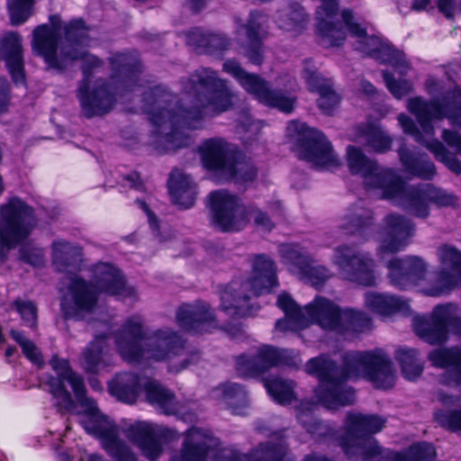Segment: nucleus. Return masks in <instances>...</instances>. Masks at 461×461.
Masks as SVG:
<instances>
[{
    "instance_id": "1",
    "label": "nucleus",
    "mask_w": 461,
    "mask_h": 461,
    "mask_svg": "<svg viewBox=\"0 0 461 461\" xmlns=\"http://www.w3.org/2000/svg\"><path fill=\"white\" fill-rule=\"evenodd\" d=\"M50 20V26L41 24L33 31V51L43 58L48 68L59 71L71 61H83V79L77 95L86 118L109 113L117 97L122 98L128 93L143 88L141 108L153 126L152 145L161 154L188 147L193 142L189 131L200 129L206 114L221 113V78L216 71L200 68L188 78L181 80L182 93L189 103L186 106L184 99L168 91L167 87L151 86V81L142 78V66L135 50L112 56L110 82L97 81L96 86L89 90L92 69L99 68L103 61L86 50L90 45V38L85 22L74 19L63 26L64 40L60 57H58L61 21L58 15H51Z\"/></svg>"
},
{
    "instance_id": "2",
    "label": "nucleus",
    "mask_w": 461,
    "mask_h": 461,
    "mask_svg": "<svg viewBox=\"0 0 461 461\" xmlns=\"http://www.w3.org/2000/svg\"><path fill=\"white\" fill-rule=\"evenodd\" d=\"M426 92L433 96L426 100L421 96L411 97L406 102L407 110L415 116L420 130L405 113L398 115V122L404 133L429 150L435 158L455 175H461V161L444 144L434 138V122L447 119L452 129H444L441 138L445 143L461 154V86L453 82L445 86L442 80L429 77L425 82Z\"/></svg>"
},
{
    "instance_id": "3",
    "label": "nucleus",
    "mask_w": 461,
    "mask_h": 461,
    "mask_svg": "<svg viewBox=\"0 0 461 461\" xmlns=\"http://www.w3.org/2000/svg\"><path fill=\"white\" fill-rule=\"evenodd\" d=\"M308 374L318 379L313 393L318 403L328 410L351 405L356 400L350 379L362 377L377 389L387 390L394 385L396 372L390 357L380 348L367 351H347L342 364L338 365L328 354L307 361Z\"/></svg>"
},
{
    "instance_id": "4",
    "label": "nucleus",
    "mask_w": 461,
    "mask_h": 461,
    "mask_svg": "<svg viewBox=\"0 0 461 461\" xmlns=\"http://www.w3.org/2000/svg\"><path fill=\"white\" fill-rule=\"evenodd\" d=\"M82 249L65 240L52 244V264L59 273L69 275L70 298L62 296L61 312L65 319L83 320L91 313L97 303L98 294H105L120 301L133 302L137 298L134 287L126 283L122 271L113 264L97 262L92 265L90 282L76 275L81 269Z\"/></svg>"
},
{
    "instance_id": "5",
    "label": "nucleus",
    "mask_w": 461,
    "mask_h": 461,
    "mask_svg": "<svg viewBox=\"0 0 461 461\" xmlns=\"http://www.w3.org/2000/svg\"><path fill=\"white\" fill-rule=\"evenodd\" d=\"M347 154L350 172L363 178L366 189L380 190L381 198L391 201L416 217L427 218L430 203L438 208H456L459 204L454 193L433 184H405L393 169L380 167L359 148L348 146Z\"/></svg>"
},
{
    "instance_id": "6",
    "label": "nucleus",
    "mask_w": 461,
    "mask_h": 461,
    "mask_svg": "<svg viewBox=\"0 0 461 461\" xmlns=\"http://www.w3.org/2000/svg\"><path fill=\"white\" fill-rule=\"evenodd\" d=\"M276 304L285 317L276 322L279 331L299 332L312 324L326 331L342 336L357 337L373 329L372 318L366 312L351 307H340L334 301L316 295L312 302L301 307L287 293L277 297Z\"/></svg>"
},
{
    "instance_id": "7",
    "label": "nucleus",
    "mask_w": 461,
    "mask_h": 461,
    "mask_svg": "<svg viewBox=\"0 0 461 461\" xmlns=\"http://www.w3.org/2000/svg\"><path fill=\"white\" fill-rule=\"evenodd\" d=\"M321 5L316 10L317 32L324 48L341 46L349 32L357 39L355 50L369 56L382 64L390 65L401 76H406L411 64L405 54L393 48L387 41L376 35H367L366 27L355 21L351 9L341 12L342 21L338 20L339 1L320 0Z\"/></svg>"
},
{
    "instance_id": "8",
    "label": "nucleus",
    "mask_w": 461,
    "mask_h": 461,
    "mask_svg": "<svg viewBox=\"0 0 461 461\" xmlns=\"http://www.w3.org/2000/svg\"><path fill=\"white\" fill-rule=\"evenodd\" d=\"M256 430L271 440L260 443L248 454L231 447L220 448V441L209 429L191 427L184 433L181 449L169 461H295L288 453L285 430H271L263 421H257Z\"/></svg>"
},
{
    "instance_id": "9",
    "label": "nucleus",
    "mask_w": 461,
    "mask_h": 461,
    "mask_svg": "<svg viewBox=\"0 0 461 461\" xmlns=\"http://www.w3.org/2000/svg\"><path fill=\"white\" fill-rule=\"evenodd\" d=\"M385 420L377 414L348 411L345 417L342 434L338 441L348 459L352 461H434L437 456L433 444L416 442L402 451L383 448L374 434L382 430Z\"/></svg>"
},
{
    "instance_id": "10",
    "label": "nucleus",
    "mask_w": 461,
    "mask_h": 461,
    "mask_svg": "<svg viewBox=\"0 0 461 461\" xmlns=\"http://www.w3.org/2000/svg\"><path fill=\"white\" fill-rule=\"evenodd\" d=\"M114 342L122 358L129 364L144 360L167 361L182 354L185 340L170 329L149 334L140 315L129 317L114 333Z\"/></svg>"
},
{
    "instance_id": "11",
    "label": "nucleus",
    "mask_w": 461,
    "mask_h": 461,
    "mask_svg": "<svg viewBox=\"0 0 461 461\" xmlns=\"http://www.w3.org/2000/svg\"><path fill=\"white\" fill-rule=\"evenodd\" d=\"M50 365L58 376L49 375L46 384L52 394L54 403L59 411L68 413L76 412V404L64 384V382L67 381L81 407V411H77L80 424L89 435L95 437L108 425L114 422L110 417L99 411L95 400L86 397L84 380L81 375L72 370L68 359L54 355L50 360Z\"/></svg>"
},
{
    "instance_id": "12",
    "label": "nucleus",
    "mask_w": 461,
    "mask_h": 461,
    "mask_svg": "<svg viewBox=\"0 0 461 461\" xmlns=\"http://www.w3.org/2000/svg\"><path fill=\"white\" fill-rule=\"evenodd\" d=\"M250 276L242 282L233 279L220 292L221 310L232 319L252 316L259 306L250 301L269 294L278 286L276 266L264 254L254 255L251 259Z\"/></svg>"
},
{
    "instance_id": "13",
    "label": "nucleus",
    "mask_w": 461,
    "mask_h": 461,
    "mask_svg": "<svg viewBox=\"0 0 461 461\" xmlns=\"http://www.w3.org/2000/svg\"><path fill=\"white\" fill-rule=\"evenodd\" d=\"M112 396L128 404L136 402L140 393L144 392L147 402L158 411L166 415H175L186 423L195 422L194 412L185 411V405L176 400L175 394L158 381L142 378L135 373L117 374L108 384Z\"/></svg>"
},
{
    "instance_id": "14",
    "label": "nucleus",
    "mask_w": 461,
    "mask_h": 461,
    "mask_svg": "<svg viewBox=\"0 0 461 461\" xmlns=\"http://www.w3.org/2000/svg\"><path fill=\"white\" fill-rule=\"evenodd\" d=\"M203 167L217 183L234 181L247 184L257 176V168L235 145L221 138L205 140L198 148Z\"/></svg>"
},
{
    "instance_id": "15",
    "label": "nucleus",
    "mask_w": 461,
    "mask_h": 461,
    "mask_svg": "<svg viewBox=\"0 0 461 461\" xmlns=\"http://www.w3.org/2000/svg\"><path fill=\"white\" fill-rule=\"evenodd\" d=\"M207 207L212 225L221 231L240 230L251 217L255 224L264 230H270L273 227L270 218L265 212L252 205H242L236 194L224 189L209 194Z\"/></svg>"
},
{
    "instance_id": "16",
    "label": "nucleus",
    "mask_w": 461,
    "mask_h": 461,
    "mask_svg": "<svg viewBox=\"0 0 461 461\" xmlns=\"http://www.w3.org/2000/svg\"><path fill=\"white\" fill-rule=\"evenodd\" d=\"M287 140L299 159L317 170H333L340 164L330 140L325 135L300 121H290L286 126Z\"/></svg>"
},
{
    "instance_id": "17",
    "label": "nucleus",
    "mask_w": 461,
    "mask_h": 461,
    "mask_svg": "<svg viewBox=\"0 0 461 461\" xmlns=\"http://www.w3.org/2000/svg\"><path fill=\"white\" fill-rule=\"evenodd\" d=\"M415 334L429 345H442L449 333L461 339V307L454 303L437 304L429 314L413 316Z\"/></svg>"
},
{
    "instance_id": "18",
    "label": "nucleus",
    "mask_w": 461,
    "mask_h": 461,
    "mask_svg": "<svg viewBox=\"0 0 461 461\" xmlns=\"http://www.w3.org/2000/svg\"><path fill=\"white\" fill-rule=\"evenodd\" d=\"M35 224L33 209L20 198L11 197L0 206V262L31 235Z\"/></svg>"
},
{
    "instance_id": "19",
    "label": "nucleus",
    "mask_w": 461,
    "mask_h": 461,
    "mask_svg": "<svg viewBox=\"0 0 461 461\" xmlns=\"http://www.w3.org/2000/svg\"><path fill=\"white\" fill-rule=\"evenodd\" d=\"M222 69L234 77L240 86L249 95H253L259 103L279 111L289 113L294 110L295 97L273 90L270 85L258 75L245 71L235 59H227Z\"/></svg>"
},
{
    "instance_id": "20",
    "label": "nucleus",
    "mask_w": 461,
    "mask_h": 461,
    "mask_svg": "<svg viewBox=\"0 0 461 461\" xmlns=\"http://www.w3.org/2000/svg\"><path fill=\"white\" fill-rule=\"evenodd\" d=\"M333 262L344 279L362 286L375 285V261L368 253L359 250L357 246L338 247Z\"/></svg>"
},
{
    "instance_id": "21",
    "label": "nucleus",
    "mask_w": 461,
    "mask_h": 461,
    "mask_svg": "<svg viewBox=\"0 0 461 461\" xmlns=\"http://www.w3.org/2000/svg\"><path fill=\"white\" fill-rule=\"evenodd\" d=\"M298 354L292 349L277 348L270 345H262L256 355L247 354L236 357V370L242 377H255L274 366H294L297 365Z\"/></svg>"
},
{
    "instance_id": "22",
    "label": "nucleus",
    "mask_w": 461,
    "mask_h": 461,
    "mask_svg": "<svg viewBox=\"0 0 461 461\" xmlns=\"http://www.w3.org/2000/svg\"><path fill=\"white\" fill-rule=\"evenodd\" d=\"M438 270L434 281L422 287L425 295L438 297L461 285V250L450 244L437 249Z\"/></svg>"
},
{
    "instance_id": "23",
    "label": "nucleus",
    "mask_w": 461,
    "mask_h": 461,
    "mask_svg": "<svg viewBox=\"0 0 461 461\" xmlns=\"http://www.w3.org/2000/svg\"><path fill=\"white\" fill-rule=\"evenodd\" d=\"M122 432L150 461H156L162 454V439L170 440L176 435V430L167 427L140 420L125 424Z\"/></svg>"
},
{
    "instance_id": "24",
    "label": "nucleus",
    "mask_w": 461,
    "mask_h": 461,
    "mask_svg": "<svg viewBox=\"0 0 461 461\" xmlns=\"http://www.w3.org/2000/svg\"><path fill=\"white\" fill-rule=\"evenodd\" d=\"M279 252L284 263L288 266L293 275L317 289L332 276L327 267L315 265L304 249L298 244H282Z\"/></svg>"
},
{
    "instance_id": "25",
    "label": "nucleus",
    "mask_w": 461,
    "mask_h": 461,
    "mask_svg": "<svg viewBox=\"0 0 461 461\" xmlns=\"http://www.w3.org/2000/svg\"><path fill=\"white\" fill-rule=\"evenodd\" d=\"M415 233L413 222L405 216L390 213L384 218L377 255L396 254L404 250Z\"/></svg>"
},
{
    "instance_id": "26",
    "label": "nucleus",
    "mask_w": 461,
    "mask_h": 461,
    "mask_svg": "<svg viewBox=\"0 0 461 461\" xmlns=\"http://www.w3.org/2000/svg\"><path fill=\"white\" fill-rule=\"evenodd\" d=\"M390 283L399 289H408L424 280L428 264L418 256L393 258L386 264Z\"/></svg>"
},
{
    "instance_id": "27",
    "label": "nucleus",
    "mask_w": 461,
    "mask_h": 461,
    "mask_svg": "<svg viewBox=\"0 0 461 461\" xmlns=\"http://www.w3.org/2000/svg\"><path fill=\"white\" fill-rule=\"evenodd\" d=\"M237 34L242 32L248 39L245 47V56L255 65H261L263 62V39L268 29V17L259 11H251L247 23H241L240 18L235 19Z\"/></svg>"
},
{
    "instance_id": "28",
    "label": "nucleus",
    "mask_w": 461,
    "mask_h": 461,
    "mask_svg": "<svg viewBox=\"0 0 461 461\" xmlns=\"http://www.w3.org/2000/svg\"><path fill=\"white\" fill-rule=\"evenodd\" d=\"M428 359L434 367L444 371L438 376L439 384L461 392V347H445L429 352Z\"/></svg>"
},
{
    "instance_id": "29",
    "label": "nucleus",
    "mask_w": 461,
    "mask_h": 461,
    "mask_svg": "<svg viewBox=\"0 0 461 461\" xmlns=\"http://www.w3.org/2000/svg\"><path fill=\"white\" fill-rule=\"evenodd\" d=\"M176 319L183 330L192 333L211 332L217 323L213 310L201 301L183 303L176 311Z\"/></svg>"
},
{
    "instance_id": "30",
    "label": "nucleus",
    "mask_w": 461,
    "mask_h": 461,
    "mask_svg": "<svg viewBox=\"0 0 461 461\" xmlns=\"http://www.w3.org/2000/svg\"><path fill=\"white\" fill-rule=\"evenodd\" d=\"M113 366V354L109 347L108 334L95 336L82 353V366L86 373L108 371Z\"/></svg>"
},
{
    "instance_id": "31",
    "label": "nucleus",
    "mask_w": 461,
    "mask_h": 461,
    "mask_svg": "<svg viewBox=\"0 0 461 461\" xmlns=\"http://www.w3.org/2000/svg\"><path fill=\"white\" fill-rule=\"evenodd\" d=\"M365 306L382 318L411 313L410 303L401 296L387 293L366 292L364 296Z\"/></svg>"
},
{
    "instance_id": "32",
    "label": "nucleus",
    "mask_w": 461,
    "mask_h": 461,
    "mask_svg": "<svg viewBox=\"0 0 461 461\" xmlns=\"http://www.w3.org/2000/svg\"><path fill=\"white\" fill-rule=\"evenodd\" d=\"M186 45L199 54L221 56L230 41L221 33L208 32L201 28H194L185 33Z\"/></svg>"
},
{
    "instance_id": "33",
    "label": "nucleus",
    "mask_w": 461,
    "mask_h": 461,
    "mask_svg": "<svg viewBox=\"0 0 461 461\" xmlns=\"http://www.w3.org/2000/svg\"><path fill=\"white\" fill-rule=\"evenodd\" d=\"M5 51V60L13 81L25 85V73L23 57L22 38L19 33L7 32L1 40Z\"/></svg>"
},
{
    "instance_id": "34",
    "label": "nucleus",
    "mask_w": 461,
    "mask_h": 461,
    "mask_svg": "<svg viewBox=\"0 0 461 461\" xmlns=\"http://www.w3.org/2000/svg\"><path fill=\"white\" fill-rule=\"evenodd\" d=\"M168 193L174 204L181 209L192 207L196 200L197 187L190 176L173 169L167 180Z\"/></svg>"
},
{
    "instance_id": "35",
    "label": "nucleus",
    "mask_w": 461,
    "mask_h": 461,
    "mask_svg": "<svg viewBox=\"0 0 461 461\" xmlns=\"http://www.w3.org/2000/svg\"><path fill=\"white\" fill-rule=\"evenodd\" d=\"M304 80L312 92L320 95L318 106L322 113L330 115L339 104L340 97L333 90V83L330 78L310 73L308 68L304 70Z\"/></svg>"
},
{
    "instance_id": "36",
    "label": "nucleus",
    "mask_w": 461,
    "mask_h": 461,
    "mask_svg": "<svg viewBox=\"0 0 461 461\" xmlns=\"http://www.w3.org/2000/svg\"><path fill=\"white\" fill-rule=\"evenodd\" d=\"M212 397L234 415H246L249 410L248 393L239 384L227 383L213 389Z\"/></svg>"
},
{
    "instance_id": "37",
    "label": "nucleus",
    "mask_w": 461,
    "mask_h": 461,
    "mask_svg": "<svg viewBox=\"0 0 461 461\" xmlns=\"http://www.w3.org/2000/svg\"><path fill=\"white\" fill-rule=\"evenodd\" d=\"M374 225L373 212L357 204L348 208L339 226L341 231L345 234L357 235L367 239L372 231Z\"/></svg>"
},
{
    "instance_id": "38",
    "label": "nucleus",
    "mask_w": 461,
    "mask_h": 461,
    "mask_svg": "<svg viewBox=\"0 0 461 461\" xmlns=\"http://www.w3.org/2000/svg\"><path fill=\"white\" fill-rule=\"evenodd\" d=\"M318 405L311 400H303L296 406V417L303 428L318 441L326 440L333 436L332 429L318 420L314 413Z\"/></svg>"
},
{
    "instance_id": "39",
    "label": "nucleus",
    "mask_w": 461,
    "mask_h": 461,
    "mask_svg": "<svg viewBox=\"0 0 461 461\" xmlns=\"http://www.w3.org/2000/svg\"><path fill=\"white\" fill-rule=\"evenodd\" d=\"M400 161L405 171L424 180H432L437 171L427 154L401 147L398 150Z\"/></svg>"
},
{
    "instance_id": "40",
    "label": "nucleus",
    "mask_w": 461,
    "mask_h": 461,
    "mask_svg": "<svg viewBox=\"0 0 461 461\" xmlns=\"http://www.w3.org/2000/svg\"><path fill=\"white\" fill-rule=\"evenodd\" d=\"M356 135L364 138L373 150L384 153L391 149L392 138L376 123L368 122L356 127Z\"/></svg>"
},
{
    "instance_id": "41",
    "label": "nucleus",
    "mask_w": 461,
    "mask_h": 461,
    "mask_svg": "<svg viewBox=\"0 0 461 461\" xmlns=\"http://www.w3.org/2000/svg\"><path fill=\"white\" fill-rule=\"evenodd\" d=\"M394 357L399 363L403 377L414 381L423 372L424 363L415 348H400L395 351Z\"/></svg>"
},
{
    "instance_id": "42",
    "label": "nucleus",
    "mask_w": 461,
    "mask_h": 461,
    "mask_svg": "<svg viewBox=\"0 0 461 461\" xmlns=\"http://www.w3.org/2000/svg\"><path fill=\"white\" fill-rule=\"evenodd\" d=\"M263 384L267 394L278 404L288 405L295 397V383L292 380L270 376L264 379Z\"/></svg>"
},
{
    "instance_id": "43",
    "label": "nucleus",
    "mask_w": 461,
    "mask_h": 461,
    "mask_svg": "<svg viewBox=\"0 0 461 461\" xmlns=\"http://www.w3.org/2000/svg\"><path fill=\"white\" fill-rule=\"evenodd\" d=\"M308 23V16L303 7L298 3L289 5L285 19H280L279 27L287 32H301Z\"/></svg>"
},
{
    "instance_id": "44",
    "label": "nucleus",
    "mask_w": 461,
    "mask_h": 461,
    "mask_svg": "<svg viewBox=\"0 0 461 461\" xmlns=\"http://www.w3.org/2000/svg\"><path fill=\"white\" fill-rule=\"evenodd\" d=\"M10 335L12 339L19 344L22 348V351L25 357L29 359L32 363L38 366H41L43 365V357L40 351V349L36 347V345L29 339L23 331L12 330L10 331Z\"/></svg>"
},
{
    "instance_id": "45",
    "label": "nucleus",
    "mask_w": 461,
    "mask_h": 461,
    "mask_svg": "<svg viewBox=\"0 0 461 461\" xmlns=\"http://www.w3.org/2000/svg\"><path fill=\"white\" fill-rule=\"evenodd\" d=\"M434 420L443 429L461 433V409L438 410L434 412Z\"/></svg>"
},
{
    "instance_id": "46",
    "label": "nucleus",
    "mask_w": 461,
    "mask_h": 461,
    "mask_svg": "<svg viewBox=\"0 0 461 461\" xmlns=\"http://www.w3.org/2000/svg\"><path fill=\"white\" fill-rule=\"evenodd\" d=\"M33 0H7L10 21L13 25L23 23L31 15Z\"/></svg>"
},
{
    "instance_id": "47",
    "label": "nucleus",
    "mask_w": 461,
    "mask_h": 461,
    "mask_svg": "<svg viewBox=\"0 0 461 461\" xmlns=\"http://www.w3.org/2000/svg\"><path fill=\"white\" fill-rule=\"evenodd\" d=\"M383 78L386 87L396 99H402L412 91V83L410 80H396L387 70L383 71Z\"/></svg>"
},
{
    "instance_id": "48",
    "label": "nucleus",
    "mask_w": 461,
    "mask_h": 461,
    "mask_svg": "<svg viewBox=\"0 0 461 461\" xmlns=\"http://www.w3.org/2000/svg\"><path fill=\"white\" fill-rule=\"evenodd\" d=\"M16 311L20 314L23 324L34 328L37 325V307L31 301L15 300L14 302Z\"/></svg>"
},
{
    "instance_id": "49",
    "label": "nucleus",
    "mask_w": 461,
    "mask_h": 461,
    "mask_svg": "<svg viewBox=\"0 0 461 461\" xmlns=\"http://www.w3.org/2000/svg\"><path fill=\"white\" fill-rule=\"evenodd\" d=\"M20 257L23 261L35 267H42L45 263L43 249L32 248L29 244L23 245L21 248Z\"/></svg>"
},
{
    "instance_id": "50",
    "label": "nucleus",
    "mask_w": 461,
    "mask_h": 461,
    "mask_svg": "<svg viewBox=\"0 0 461 461\" xmlns=\"http://www.w3.org/2000/svg\"><path fill=\"white\" fill-rule=\"evenodd\" d=\"M437 7L447 19H453L456 12L461 11V0H438Z\"/></svg>"
},
{
    "instance_id": "51",
    "label": "nucleus",
    "mask_w": 461,
    "mask_h": 461,
    "mask_svg": "<svg viewBox=\"0 0 461 461\" xmlns=\"http://www.w3.org/2000/svg\"><path fill=\"white\" fill-rule=\"evenodd\" d=\"M136 203L139 204L140 209L146 213L148 217V221L149 224L150 229L152 230L154 235L159 239L160 241H163L164 239L160 234L159 229H158V221L156 217V215L150 211L148 204L140 199L136 200Z\"/></svg>"
},
{
    "instance_id": "52",
    "label": "nucleus",
    "mask_w": 461,
    "mask_h": 461,
    "mask_svg": "<svg viewBox=\"0 0 461 461\" xmlns=\"http://www.w3.org/2000/svg\"><path fill=\"white\" fill-rule=\"evenodd\" d=\"M50 436L52 438L51 439L47 438V436L44 438V443H50L57 451V460L58 461H72L71 456L66 452H59V442L61 440L62 433L59 431L52 432L49 431Z\"/></svg>"
},
{
    "instance_id": "53",
    "label": "nucleus",
    "mask_w": 461,
    "mask_h": 461,
    "mask_svg": "<svg viewBox=\"0 0 461 461\" xmlns=\"http://www.w3.org/2000/svg\"><path fill=\"white\" fill-rule=\"evenodd\" d=\"M438 401L444 406H455L461 402V395L448 393L443 390L437 393Z\"/></svg>"
},
{
    "instance_id": "54",
    "label": "nucleus",
    "mask_w": 461,
    "mask_h": 461,
    "mask_svg": "<svg viewBox=\"0 0 461 461\" xmlns=\"http://www.w3.org/2000/svg\"><path fill=\"white\" fill-rule=\"evenodd\" d=\"M240 131L244 133L253 131H258L263 127V122L262 121H254L251 119L250 115L249 113L245 114L244 120L240 124Z\"/></svg>"
},
{
    "instance_id": "55",
    "label": "nucleus",
    "mask_w": 461,
    "mask_h": 461,
    "mask_svg": "<svg viewBox=\"0 0 461 461\" xmlns=\"http://www.w3.org/2000/svg\"><path fill=\"white\" fill-rule=\"evenodd\" d=\"M123 180L125 183L131 188L138 190V191H143L144 190V184L140 180V174L138 172H131L126 176H123Z\"/></svg>"
},
{
    "instance_id": "56",
    "label": "nucleus",
    "mask_w": 461,
    "mask_h": 461,
    "mask_svg": "<svg viewBox=\"0 0 461 461\" xmlns=\"http://www.w3.org/2000/svg\"><path fill=\"white\" fill-rule=\"evenodd\" d=\"M224 332L230 338L238 339L242 337L243 330L240 323H227L222 327Z\"/></svg>"
},
{
    "instance_id": "57",
    "label": "nucleus",
    "mask_w": 461,
    "mask_h": 461,
    "mask_svg": "<svg viewBox=\"0 0 461 461\" xmlns=\"http://www.w3.org/2000/svg\"><path fill=\"white\" fill-rule=\"evenodd\" d=\"M360 86L363 93L368 96H373L376 92L375 87L366 80H361Z\"/></svg>"
},
{
    "instance_id": "58",
    "label": "nucleus",
    "mask_w": 461,
    "mask_h": 461,
    "mask_svg": "<svg viewBox=\"0 0 461 461\" xmlns=\"http://www.w3.org/2000/svg\"><path fill=\"white\" fill-rule=\"evenodd\" d=\"M430 0H412L411 8L415 11H422L424 10Z\"/></svg>"
},
{
    "instance_id": "59",
    "label": "nucleus",
    "mask_w": 461,
    "mask_h": 461,
    "mask_svg": "<svg viewBox=\"0 0 461 461\" xmlns=\"http://www.w3.org/2000/svg\"><path fill=\"white\" fill-rule=\"evenodd\" d=\"M207 0H190L191 9L193 12H199Z\"/></svg>"
},
{
    "instance_id": "60",
    "label": "nucleus",
    "mask_w": 461,
    "mask_h": 461,
    "mask_svg": "<svg viewBox=\"0 0 461 461\" xmlns=\"http://www.w3.org/2000/svg\"><path fill=\"white\" fill-rule=\"evenodd\" d=\"M311 63H312V60H310V59L305 60L303 70H305V68H308V71L310 73L313 72L314 74L318 75V73H316L313 69H312V68H314V66H312V68L310 67ZM303 76H304V71H303ZM319 76H320V74H319ZM321 77H322V76L321 75ZM303 77L304 78V77Z\"/></svg>"
},
{
    "instance_id": "61",
    "label": "nucleus",
    "mask_w": 461,
    "mask_h": 461,
    "mask_svg": "<svg viewBox=\"0 0 461 461\" xmlns=\"http://www.w3.org/2000/svg\"><path fill=\"white\" fill-rule=\"evenodd\" d=\"M15 352V348L14 347H7L6 349H5V355L6 357H11L14 354Z\"/></svg>"
},
{
    "instance_id": "62",
    "label": "nucleus",
    "mask_w": 461,
    "mask_h": 461,
    "mask_svg": "<svg viewBox=\"0 0 461 461\" xmlns=\"http://www.w3.org/2000/svg\"><path fill=\"white\" fill-rule=\"evenodd\" d=\"M90 384L95 390H98L101 388V385L97 380H92L90 381Z\"/></svg>"
},
{
    "instance_id": "63",
    "label": "nucleus",
    "mask_w": 461,
    "mask_h": 461,
    "mask_svg": "<svg viewBox=\"0 0 461 461\" xmlns=\"http://www.w3.org/2000/svg\"><path fill=\"white\" fill-rule=\"evenodd\" d=\"M274 208H275V209H276V210L281 209V203H280V202H278V201L275 202V203H273L272 210H274Z\"/></svg>"
},
{
    "instance_id": "64",
    "label": "nucleus",
    "mask_w": 461,
    "mask_h": 461,
    "mask_svg": "<svg viewBox=\"0 0 461 461\" xmlns=\"http://www.w3.org/2000/svg\"><path fill=\"white\" fill-rule=\"evenodd\" d=\"M0 461H7V457L4 453H0Z\"/></svg>"
}]
</instances>
